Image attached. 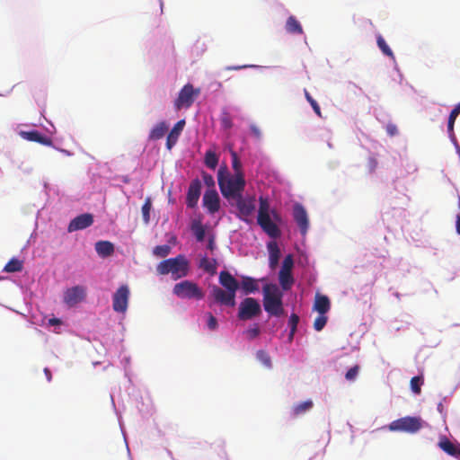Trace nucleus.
I'll return each mask as SVG.
<instances>
[{
    "label": "nucleus",
    "mask_w": 460,
    "mask_h": 460,
    "mask_svg": "<svg viewBox=\"0 0 460 460\" xmlns=\"http://www.w3.org/2000/svg\"><path fill=\"white\" fill-rule=\"evenodd\" d=\"M217 181L223 197L229 202L243 195L246 184L243 173L231 175L226 165L219 168Z\"/></svg>",
    "instance_id": "nucleus-1"
},
{
    "label": "nucleus",
    "mask_w": 460,
    "mask_h": 460,
    "mask_svg": "<svg viewBox=\"0 0 460 460\" xmlns=\"http://www.w3.org/2000/svg\"><path fill=\"white\" fill-rule=\"evenodd\" d=\"M260 206L257 216V223L261 229L271 238H278L281 234L277 222L281 221L279 214L275 210H270V203L267 199L260 197Z\"/></svg>",
    "instance_id": "nucleus-2"
},
{
    "label": "nucleus",
    "mask_w": 460,
    "mask_h": 460,
    "mask_svg": "<svg viewBox=\"0 0 460 460\" xmlns=\"http://www.w3.org/2000/svg\"><path fill=\"white\" fill-rule=\"evenodd\" d=\"M264 310L270 315L279 317L285 314L283 290L277 284L268 283L262 288Z\"/></svg>",
    "instance_id": "nucleus-3"
},
{
    "label": "nucleus",
    "mask_w": 460,
    "mask_h": 460,
    "mask_svg": "<svg viewBox=\"0 0 460 460\" xmlns=\"http://www.w3.org/2000/svg\"><path fill=\"white\" fill-rule=\"evenodd\" d=\"M156 270L160 275L172 274L174 280L184 278L189 274L190 262L182 254H179L174 258L162 261L156 267Z\"/></svg>",
    "instance_id": "nucleus-4"
},
{
    "label": "nucleus",
    "mask_w": 460,
    "mask_h": 460,
    "mask_svg": "<svg viewBox=\"0 0 460 460\" xmlns=\"http://www.w3.org/2000/svg\"><path fill=\"white\" fill-rule=\"evenodd\" d=\"M172 292L176 296L181 299L200 300L204 297V292L198 284L190 280H183L175 284Z\"/></svg>",
    "instance_id": "nucleus-5"
},
{
    "label": "nucleus",
    "mask_w": 460,
    "mask_h": 460,
    "mask_svg": "<svg viewBox=\"0 0 460 460\" xmlns=\"http://www.w3.org/2000/svg\"><path fill=\"white\" fill-rule=\"evenodd\" d=\"M294 268V258L292 254H288L281 265V269L279 272V283L283 291H288L291 289L295 283V279L293 277Z\"/></svg>",
    "instance_id": "nucleus-6"
},
{
    "label": "nucleus",
    "mask_w": 460,
    "mask_h": 460,
    "mask_svg": "<svg viewBox=\"0 0 460 460\" xmlns=\"http://www.w3.org/2000/svg\"><path fill=\"white\" fill-rule=\"evenodd\" d=\"M422 427L421 420L418 417L406 416L392 421L388 429L391 431L415 433Z\"/></svg>",
    "instance_id": "nucleus-7"
},
{
    "label": "nucleus",
    "mask_w": 460,
    "mask_h": 460,
    "mask_svg": "<svg viewBox=\"0 0 460 460\" xmlns=\"http://www.w3.org/2000/svg\"><path fill=\"white\" fill-rule=\"evenodd\" d=\"M261 314V307L258 300L253 297H246L239 305L237 317L241 321H247Z\"/></svg>",
    "instance_id": "nucleus-8"
},
{
    "label": "nucleus",
    "mask_w": 460,
    "mask_h": 460,
    "mask_svg": "<svg viewBox=\"0 0 460 460\" xmlns=\"http://www.w3.org/2000/svg\"><path fill=\"white\" fill-rule=\"evenodd\" d=\"M199 94V89H194L193 85L190 84H185L181 89L178 97L174 101L175 109L180 111L182 108H190Z\"/></svg>",
    "instance_id": "nucleus-9"
},
{
    "label": "nucleus",
    "mask_w": 460,
    "mask_h": 460,
    "mask_svg": "<svg viewBox=\"0 0 460 460\" xmlns=\"http://www.w3.org/2000/svg\"><path fill=\"white\" fill-rule=\"evenodd\" d=\"M238 210L237 217L242 221L251 223L250 217L255 211V199L253 197L243 198V195L240 198L234 199Z\"/></svg>",
    "instance_id": "nucleus-10"
},
{
    "label": "nucleus",
    "mask_w": 460,
    "mask_h": 460,
    "mask_svg": "<svg viewBox=\"0 0 460 460\" xmlns=\"http://www.w3.org/2000/svg\"><path fill=\"white\" fill-rule=\"evenodd\" d=\"M129 289L127 285L120 286L113 295L112 308L115 312L125 313L128 308Z\"/></svg>",
    "instance_id": "nucleus-11"
},
{
    "label": "nucleus",
    "mask_w": 460,
    "mask_h": 460,
    "mask_svg": "<svg viewBox=\"0 0 460 460\" xmlns=\"http://www.w3.org/2000/svg\"><path fill=\"white\" fill-rule=\"evenodd\" d=\"M86 289L83 286H75L64 292L63 301L69 307L75 306L84 300Z\"/></svg>",
    "instance_id": "nucleus-12"
},
{
    "label": "nucleus",
    "mask_w": 460,
    "mask_h": 460,
    "mask_svg": "<svg viewBox=\"0 0 460 460\" xmlns=\"http://www.w3.org/2000/svg\"><path fill=\"white\" fill-rule=\"evenodd\" d=\"M211 295L217 303L234 307L235 305V293L229 290H224L215 286L211 290Z\"/></svg>",
    "instance_id": "nucleus-13"
},
{
    "label": "nucleus",
    "mask_w": 460,
    "mask_h": 460,
    "mask_svg": "<svg viewBox=\"0 0 460 460\" xmlns=\"http://www.w3.org/2000/svg\"><path fill=\"white\" fill-rule=\"evenodd\" d=\"M202 202L209 214L217 213L220 208V199L216 189L208 190L204 193Z\"/></svg>",
    "instance_id": "nucleus-14"
},
{
    "label": "nucleus",
    "mask_w": 460,
    "mask_h": 460,
    "mask_svg": "<svg viewBox=\"0 0 460 460\" xmlns=\"http://www.w3.org/2000/svg\"><path fill=\"white\" fill-rule=\"evenodd\" d=\"M293 217L300 232L305 235L309 227V220L305 208L301 204H296L293 208Z\"/></svg>",
    "instance_id": "nucleus-15"
},
{
    "label": "nucleus",
    "mask_w": 460,
    "mask_h": 460,
    "mask_svg": "<svg viewBox=\"0 0 460 460\" xmlns=\"http://www.w3.org/2000/svg\"><path fill=\"white\" fill-rule=\"evenodd\" d=\"M201 191V182L199 179L193 180L188 189L186 204L193 208L197 206Z\"/></svg>",
    "instance_id": "nucleus-16"
},
{
    "label": "nucleus",
    "mask_w": 460,
    "mask_h": 460,
    "mask_svg": "<svg viewBox=\"0 0 460 460\" xmlns=\"http://www.w3.org/2000/svg\"><path fill=\"white\" fill-rule=\"evenodd\" d=\"M93 223V217L91 214H82L80 216H77L73 220L70 221L67 231L69 233L84 229L90 226H92Z\"/></svg>",
    "instance_id": "nucleus-17"
},
{
    "label": "nucleus",
    "mask_w": 460,
    "mask_h": 460,
    "mask_svg": "<svg viewBox=\"0 0 460 460\" xmlns=\"http://www.w3.org/2000/svg\"><path fill=\"white\" fill-rule=\"evenodd\" d=\"M438 447L446 454L460 458V444L450 441L447 437H442L438 442Z\"/></svg>",
    "instance_id": "nucleus-18"
},
{
    "label": "nucleus",
    "mask_w": 460,
    "mask_h": 460,
    "mask_svg": "<svg viewBox=\"0 0 460 460\" xmlns=\"http://www.w3.org/2000/svg\"><path fill=\"white\" fill-rule=\"evenodd\" d=\"M219 283L226 288V290H229L235 294L240 287L239 282L230 272L226 270H223L219 273Z\"/></svg>",
    "instance_id": "nucleus-19"
},
{
    "label": "nucleus",
    "mask_w": 460,
    "mask_h": 460,
    "mask_svg": "<svg viewBox=\"0 0 460 460\" xmlns=\"http://www.w3.org/2000/svg\"><path fill=\"white\" fill-rule=\"evenodd\" d=\"M20 136L25 140L37 142L44 146H52L53 144L49 137L43 136L38 130L21 131Z\"/></svg>",
    "instance_id": "nucleus-20"
},
{
    "label": "nucleus",
    "mask_w": 460,
    "mask_h": 460,
    "mask_svg": "<svg viewBox=\"0 0 460 460\" xmlns=\"http://www.w3.org/2000/svg\"><path fill=\"white\" fill-rule=\"evenodd\" d=\"M184 126H185V120L181 119L171 129V131L169 132V134L166 137V147L168 150H171L172 148V146H175L181 131L183 130Z\"/></svg>",
    "instance_id": "nucleus-21"
},
{
    "label": "nucleus",
    "mask_w": 460,
    "mask_h": 460,
    "mask_svg": "<svg viewBox=\"0 0 460 460\" xmlns=\"http://www.w3.org/2000/svg\"><path fill=\"white\" fill-rule=\"evenodd\" d=\"M264 280V278L256 279L249 276H243L241 288L245 295L254 294L259 291V282Z\"/></svg>",
    "instance_id": "nucleus-22"
},
{
    "label": "nucleus",
    "mask_w": 460,
    "mask_h": 460,
    "mask_svg": "<svg viewBox=\"0 0 460 460\" xmlns=\"http://www.w3.org/2000/svg\"><path fill=\"white\" fill-rule=\"evenodd\" d=\"M269 251V266L270 270H275L279 265V261L280 258V250L278 243L274 241H271L267 245Z\"/></svg>",
    "instance_id": "nucleus-23"
},
{
    "label": "nucleus",
    "mask_w": 460,
    "mask_h": 460,
    "mask_svg": "<svg viewBox=\"0 0 460 460\" xmlns=\"http://www.w3.org/2000/svg\"><path fill=\"white\" fill-rule=\"evenodd\" d=\"M331 307L330 300L326 296L316 295L314 309L321 314H325Z\"/></svg>",
    "instance_id": "nucleus-24"
},
{
    "label": "nucleus",
    "mask_w": 460,
    "mask_h": 460,
    "mask_svg": "<svg viewBox=\"0 0 460 460\" xmlns=\"http://www.w3.org/2000/svg\"><path fill=\"white\" fill-rule=\"evenodd\" d=\"M168 130V125L165 121H161L157 123L149 133V140H159Z\"/></svg>",
    "instance_id": "nucleus-25"
},
{
    "label": "nucleus",
    "mask_w": 460,
    "mask_h": 460,
    "mask_svg": "<svg viewBox=\"0 0 460 460\" xmlns=\"http://www.w3.org/2000/svg\"><path fill=\"white\" fill-rule=\"evenodd\" d=\"M95 250L102 257H108L114 252V245L109 241H99L95 243Z\"/></svg>",
    "instance_id": "nucleus-26"
},
{
    "label": "nucleus",
    "mask_w": 460,
    "mask_h": 460,
    "mask_svg": "<svg viewBox=\"0 0 460 460\" xmlns=\"http://www.w3.org/2000/svg\"><path fill=\"white\" fill-rule=\"evenodd\" d=\"M286 30L292 34H303L304 31L300 22L295 16H289L286 22Z\"/></svg>",
    "instance_id": "nucleus-27"
},
{
    "label": "nucleus",
    "mask_w": 460,
    "mask_h": 460,
    "mask_svg": "<svg viewBox=\"0 0 460 460\" xmlns=\"http://www.w3.org/2000/svg\"><path fill=\"white\" fill-rule=\"evenodd\" d=\"M23 269L22 261L17 258H12L4 266V271L13 273V272H20Z\"/></svg>",
    "instance_id": "nucleus-28"
},
{
    "label": "nucleus",
    "mask_w": 460,
    "mask_h": 460,
    "mask_svg": "<svg viewBox=\"0 0 460 460\" xmlns=\"http://www.w3.org/2000/svg\"><path fill=\"white\" fill-rule=\"evenodd\" d=\"M313 405H314V403L311 400H307V401L299 402L293 406L292 414L295 417L301 415V414L305 413V411L311 410L313 408Z\"/></svg>",
    "instance_id": "nucleus-29"
},
{
    "label": "nucleus",
    "mask_w": 460,
    "mask_h": 460,
    "mask_svg": "<svg viewBox=\"0 0 460 460\" xmlns=\"http://www.w3.org/2000/svg\"><path fill=\"white\" fill-rule=\"evenodd\" d=\"M204 163L208 168L214 170L218 164V156L214 151L208 150L205 154Z\"/></svg>",
    "instance_id": "nucleus-30"
},
{
    "label": "nucleus",
    "mask_w": 460,
    "mask_h": 460,
    "mask_svg": "<svg viewBox=\"0 0 460 460\" xmlns=\"http://www.w3.org/2000/svg\"><path fill=\"white\" fill-rule=\"evenodd\" d=\"M152 208V199L150 197H147L145 199V202L142 206V216L143 220L146 224H148L150 221V210Z\"/></svg>",
    "instance_id": "nucleus-31"
},
{
    "label": "nucleus",
    "mask_w": 460,
    "mask_h": 460,
    "mask_svg": "<svg viewBox=\"0 0 460 460\" xmlns=\"http://www.w3.org/2000/svg\"><path fill=\"white\" fill-rule=\"evenodd\" d=\"M220 122L225 129H230L233 127L232 117L226 109L221 111Z\"/></svg>",
    "instance_id": "nucleus-32"
},
{
    "label": "nucleus",
    "mask_w": 460,
    "mask_h": 460,
    "mask_svg": "<svg viewBox=\"0 0 460 460\" xmlns=\"http://www.w3.org/2000/svg\"><path fill=\"white\" fill-rule=\"evenodd\" d=\"M376 41L377 46L385 56L394 58L392 49L389 48V46L387 45V43L381 35L377 36Z\"/></svg>",
    "instance_id": "nucleus-33"
},
{
    "label": "nucleus",
    "mask_w": 460,
    "mask_h": 460,
    "mask_svg": "<svg viewBox=\"0 0 460 460\" xmlns=\"http://www.w3.org/2000/svg\"><path fill=\"white\" fill-rule=\"evenodd\" d=\"M171 252V247L167 244L157 245L154 249V254L160 258L166 257Z\"/></svg>",
    "instance_id": "nucleus-34"
},
{
    "label": "nucleus",
    "mask_w": 460,
    "mask_h": 460,
    "mask_svg": "<svg viewBox=\"0 0 460 460\" xmlns=\"http://www.w3.org/2000/svg\"><path fill=\"white\" fill-rule=\"evenodd\" d=\"M200 267L207 272L214 273L216 270V261L215 260L211 261L207 258H203L200 261Z\"/></svg>",
    "instance_id": "nucleus-35"
},
{
    "label": "nucleus",
    "mask_w": 460,
    "mask_h": 460,
    "mask_svg": "<svg viewBox=\"0 0 460 460\" xmlns=\"http://www.w3.org/2000/svg\"><path fill=\"white\" fill-rule=\"evenodd\" d=\"M326 323H327V316H325V314H319V315L315 318L314 323V330L317 332L322 331L324 328V326L326 325Z\"/></svg>",
    "instance_id": "nucleus-36"
},
{
    "label": "nucleus",
    "mask_w": 460,
    "mask_h": 460,
    "mask_svg": "<svg viewBox=\"0 0 460 460\" xmlns=\"http://www.w3.org/2000/svg\"><path fill=\"white\" fill-rule=\"evenodd\" d=\"M298 322H299V317L297 314H292L289 317V321H288V324L290 326V334H289V339H292L296 331V327H297V324H298Z\"/></svg>",
    "instance_id": "nucleus-37"
},
{
    "label": "nucleus",
    "mask_w": 460,
    "mask_h": 460,
    "mask_svg": "<svg viewBox=\"0 0 460 460\" xmlns=\"http://www.w3.org/2000/svg\"><path fill=\"white\" fill-rule=\"evenodd\" d=\"M256 358L259 361H261L264 366L270 367L271 366V360L269 354L264 350H259L256 353Z\"/></svg>",
    "instance_id": "nucleus-38"
},
{
    "label": "nucleus",
    "mask_w": 460,
    "mask_h": 460,
    "mask_svg": "<svg viewBox=\"0 0 460 460\" xmlns=\"http://www.w3.org/2000/svg\"><path fill=\"white\" fill-rule=\"evenodd\" d=\"M422 384V379L420 376H413L411 379V391L416 394H420V385Z\"/></svg>",
    "instance_id": "nucleus-39"
},
{
    "label": "nucleus",
    "mask_w": 460,
    "mask_h": 460,
    "mask_svg": "<svg viewBox=\"0 0 460 460\" xmlns=\"http://www.w3.org/2000/svg\"><path fill=\"white\" fill-rule=\"evenodd\" d=\"M232 165L234 170V174L243 173L241 162L235 152H232Z\"/></svg>",
    "instance_id": "nucleus-40"
},
{
    "label": "nucleus",
    "mask_w": 460,
    "mask_h": 460,
    "mask_svg": "<svg viewBox=\"0 0 460 460\" xmlns=\"http://www.w3.org/2000/svg\"><path fill=\"white\" fill-rule=\"evenodd\" d=\"M358 372H359V367L358 365H356L347 371V373L345 375V378L348 381H354L356 379V377L358 376Z\"/></svg>",
    "instance_id": "nucleus-41"
},
{
    "label": "nucleus",
    "mask_w": 460,
    "mask_h": 460,
    "mask_svg": "<svg viewBox=\"0 0 460 460\" xmlns=\"http://www.w3.org/2000/svg\"><path fill=\"white\" fill-rule=\"evenodd\" d=\"M260 332H261V331H260L259 325L257 323L253 324L252 327L249 328L245 332L247 337L250 340H253V339L257 338L260 335Z\"/></svg>",
    "instance_id": "nucleus-42"
},
{
    "label": "nucleus",
    "mask_w": 460,
    "mask_h": 460,
    "mask_svg": "<svg viewBox=\"0 0 460 460\" xmlns=\"http://www.w3.org/2000/svg\"><path fill=\"white\" fill-rule=\"evenodd\" d=\"M202 179L204 181V184L210 188V190L215 189V180L214 177L205 172H202Z\"/></svg>",
    "instance_id": "nucleus-43"
},
{
    "label": "nucleus",
    "mask_w": 460,
    "mask_h": 460,
    "mask_svg": "<svg viewBox=\"0 0 460 460\" xmlns=\"http://www.w3.org/2000/svg\"><path fill=\"white\" fill-rule=\"evenodd\" d=\"M194 234L198 241H203L205 237V229L201 225L193 226Z\"/></svg>",
    "instance_id": "nucleus-44"
},
{
    "label": "nucleus",
    "mask_w": 460,
    "mask_h": 460,
    "mask_svg": "<svg viewBox=\"0 0 460 460\" xmlns=\"http://www.w3.org/2000/svg\"><path fill=\"white\" fill-rule=\"evenodd\" d=\"M208 327L212 331L217 328V321L210 313L208 314Z\"/></svg>",
    "instance_id": "nucleus-45"
},
{
    "label": "nucleus",
    "mask_w": 460,
    "mask_h": 460,
    "mask_svg": "<svg viewBox=\"0 0 460 460\" xmlns=\"http://www.w3.org/2000/svg\"><path fill=\"white\" fill-rule=\"evenodd\" d=\"M385 130L390 137H394L398 133V128L394 123H388L385 127Z\"/></svg>",
    "instance_id": "nucleus-46"
},
{
    "label": "nucleus",
    "mask_w": 460,
    "mask_h": 460,
    "mask_svg": "<svg viewBox=\"0 0 460 460\" xmlns=\"http://www.w3.org/2000/svg\"><path fill=\"white\" fill-rule=\"evenodd\" d=\"M377 160L374 157H370L367 162V166L369 168V172H374L377 167Z\"/></svg>",
    "instance_id": "nucleus-47"
},
{
    "label": "nucleus",
    "mask_w": 460,
    "mask_h": 460,
    "mask_svg": "<svg viewBox=\"0 0 460 460\" xmlns=\"http://www.w3.org/2000/svg\"><path fill=\"white\" fill-rule=\"evenodd\" d=\"M250 129H251V131H252V135H253L256 138H258V139H259V138H261V132L260 128H259L256 125L252 124V125L250 126Z\"/></svg>",
    "instance_id": "nucleus-48"
},
{
    "label": "nucleus",
    "mask_w": 460,
    "mask_h": 460,
    "mask_svg": "<svg viewBox=\"0 0 460 460\" xmlns=\"http://www.w3.org/2000/svg\"><path fill=\"white\" fill-rule=\"evenodd\" d=\"M460 114V102L451 111L449 114V118L456 119L457 116Z\"/></svg>",
    "instance_id": "nucleus-49"
},
{
    "label": "nucleus",
    "mask_w": 460,
    "mask_h": 460,
    "mask_svg": "<svg viewBox=\"0 0 460 460\" xmlns=\"http://www.w3.org/2000/svg\"><path fill=\"white\" fill-rule=\"evenodd\" d=\"M310 105L312 106V108H313L314 111L316 113V115L318 117L322 118L321 109H320V106L317 103V102L314 101V102L310 103Z\"/></svg>",
    "instance_id": "nucleus-50"
},
{
    "label": "nucleus",
    "mask_w": 460,
    "mask_h": 460,
    "mask_svg": "<svg viewBox=\"0 0 460 460\" xmlns=\"http://www.w3.org/2000/svg\"><path fill=\"white\" fill-rule=\"evenodd\" d=\"M61 324V321L58 318H50L49 319V325L50 326H58Z\"/></svg>",
    "instance_id": "nucleus-51"
},
{
    "label": "nucleus",
    "mask_w": 460,
    "mask_h": 460,
    "mask_svg": "<svg viewBox=\"0 0 460 460\" xmlns=\"http://www.w3.org/2000/svg\"><path fill=\"white\" fill-rule=\"evenodd\" d=\"M455 121L456 119L448 118L447 129L449 133H452L454 130Z\"/></svg>",
    "instance_id": "nucleus-52"
},
{
    "label": "nucleus",
    "mask_w": 460,
    "mask_h": 460,
    "mask_svg": "<svg viewBox=\"0 0 460 460\" xmlns=\"http://www.w3.org/2000/svg\"><path fill=\"white\" fill-rule=\"evenodd\" d=\"M44 374H45V376H46V377H47V380H48L49 382H50V381H51V379H52V374H51V371L49 370V368L45 367V368H44Z\"/></svg>",
    "instance_id": "nucleus-53"
},
{
    "label": "nucleus",
    "mask_w": 460,
    "mask_h": 460,
    "mask_svg": "<svg viewBox=\"0 0 460 460\" xmlns=\"http://www.w3.org/2000/svg\"><path fill=\"white\" fill-rule=\"evenodd\" d=\"M305 97L309 103L314 102L315 100L310 95L307 90H305Z\"/></svg>",
    "instance_id": "nucleus-54"
},
{
    "label": "nucleus",
    "mask_w": 460,
    "mask_h": 460,
    "mask_svg": "<svg viewBox=\"0 0 460 460\" xmlns=\"http://www.w3.org/2000/svg\"><path fill=\"white\" fill-rule=\"evenodd\" d=\"M456 230L458 234H460V216H457L456 222Z\"/></svg>",
    "instance_id": "nucleus-55"
},
{
    "label": "nucleus",
    "mask_w": 460,
    "mask_h": 460,
    "mask_svg": "<svg viewBox=\"0 0 460 460\" xmlns=\"http://www.w3.org/2000/svg\"><path fill=\"white\" fill-rule=\"evenodd\" d=\"M250 66H229L227 67L228 70H239V69H242V68H246V67H249Z\"/></svg>",
    "instance_id": "nucleus-56"
},
{
    "label": "nucleus",
    "mask_w": 460,
    "mask_h": 460,
    "mask_svg": "<svg viewBox=\"0 0 460 460\" xmlns=\"http://www.w3.org/2000/svg\"><path fill=\"white\" fill-rule=\"evenodd\" d=\"M208 248H209V249H211V250L213 249V243H212V242H210V243H208Z\"/></svg>",
    "instance_id": "nucleus-57"
}]
</instances>
